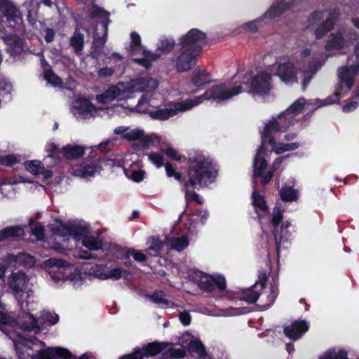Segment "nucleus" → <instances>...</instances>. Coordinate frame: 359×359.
Here are the masks:
<instances>
[{"mask_svg":"<svg viewBox=\"0 0 359 359\" xmlns=\"http://www.w3.org/2000/svg\"><path fill=\"white\" fill-rule=\"evenodd\" d=\"M306 104L312 105L313 103L311 102L306 103L304 98L297 100L284 112L266 125L262 135V145L257 149L253 162V177H261L264 184L271 180L273 171L280 166L283 160V158H277L272 164V170H266L267 160L266 154L264 150V144L269 142L272 146V149L278 154L297 149L299 147L297 142H276V140H281L282 133L298 123Z\"/></svg>","mask_w":359,"mask_h":359,"instance_id":"1","label":"nucleus"},{"mask_svg":"<svg viewBox=\"0 0 359 359\" xmlns=\"http://www.w3.org/2000/svg\"><path fill=\"white\" fill-rule=\"evenodd\" d=\"M271 75L266 71L258 72L252 77L250 74L236 76L232 81L216 85L206 90L211 100L217 103L227 101L241 93L258 94L261 96L269 95L273 88Z\"/></svg>","mask_w":359,"mask_h":359,"instance_id":"2","label":"nucleus"},{"mask_svg":"<svg viewBox=\"0 0 359 359\" xmlns=\"http://www.w3.org/2000/svg\"><path fill=\"white\" fill-rule=\"evenodd\" d=\"M352 35L353 34L345 35L341 32L332 33L325 46L327 54L326 57L311 48H305L301 52L299 75L302 79V83L304 89L306 88L313 75L323 66L328 57L341 53L342 50L350 46L349 38H351Z\"/></svg>","mask_w":359,"mask_h":359,"instance_id":"3","label":"nucleus"},{"mask_svg":"<svg viewBox=\"0 0 359 359\" xmlns=\"http://www.w3.org/2000/svg\"><path fill=\"white\" fill-rule=\"evenodd\" d=\"M190 164L188 168L187 181L184 183L185 197L187 201L198 198L194 191H189V187L193 188L206 185L217 176V170L212 161L201 154H194L189 157Z\"/></svg>","mask_w":359,"mask_h":359,"instance_id":"4","label":"nucleus"},{"mask_svg":"<svg viewBox=\"0 0 359 359\" xmlns=\"http://www.w3.org/2000/svg\"><path fill=\"white\" fill-rule=\"evenodd\" d=\"M39 307V304L34 299L27 300L26 302H22L21 308L24 313L16 320L19 327L16 330L18 335L25 338L26 335L23 334L25 332H38L41 329L47 326L55 325L57 323L59 317L55 313L50 311H43L41 316L36 319L32 313Z\"/></svg>","mask_w":359,"mask_h":359,"instance_id":"5","label":"nucleus"},{"mask_svg":"<svg viewBox=\"0 0 359 359\" xmlns=\"http://www.w3.org/2000/svg\"><path fill=\"white\" fill-rule=\"evenodd\" d=\"M354 56L358 62L348 67L342 66L338 69L339 83L334 93L325 100H316L315 109L337 102L339 100L340 95H344L352 88L355 76L359 72V43L355 48Z\"/></svg>","mask_w":359,"mask_h":359,"instance_id":"6","label":"nucleus"},{"mask_svg":"<svg viewBox=\"0 0 359 359\" xmlns=\"http://www.w3.org/2000/svg\"><path fill=\"white\" fill-rule=\"evenodd\" d=\"M209 95H206V91L201 95L189 98L181 102H171L167 105L165 109H158L156 110L150 109L149 105L144 104L141 107H137L139 112L147 113L149 116L156 120L165 121L176 115L179 112H184L190 110L193 107L199 105L204 100H209Z\"/></svg>","mask_w":359,"mask_h":359,"instance_id":"7","label":"nucleus"},{"mask_svg":"<svg viewBox=\"0 0 359 359\" xmlns=\"http://www.w3.org/2000/svg\"><path fill=\"white\" fill-rule=\"evenodd\" d=\"M0 323L4 325V327H0V329L13 341L14 347L19 358L29 359L31 358L32 359V348L22 341L15 339V335L18 336L20 339H23L18 336L15 332L16 330L18 331L19 330L17 329L19 327V325L17 324L18 322L6 313L0 312ZM27 332H23V334L26 335V337L24 338L25 339L27 338Z\"/></svg>","mask_w":359,"mask_h":359,"instance_id":"8","label":"nucleus"},{"mask_svg":"<svg viewBox=\"0 0 359 359\" xmlns=\"http://www.w3.org/2000/svg\"><path fill=\"white\" fill-rule=\"evenodd\" d=\"M51 230L57 241L52 248L60 253L69 248L67 243L70 238L74 241L79 240L86 231L83 226L72 222L60 223L57 227L52 228Z\"/></svg>","mask_w":359,"mask_h":359,"instance_id":"9","label":"nucleus"},{"mask_svg":"<svg viewBox=\"0 0 359 359\" xmlns=\"http://www.w3.org/2000/svg\"><path fill=\"white\" fill-rule=\"evenodd\" d=\"M126 90L133 97V93L135 92H145L142 98L138 101L137 107H141L144 104H149L151 107L156 108L158 103L155 98H153V94L151 93L158 86V81L149 77H143L132 80L130 83L126 84Z\"/></svg>","mask_w":359,"mask_h":359,"instance_id":"10","label":"nucleus"},{"mask_svg":"<svg viewBox=\"0 0 359 359\" xmlns=\"http://www.w3.org/2000/svg\"><path fill=\"white\" fill-rule=\"evenodd\" d=\"M114 165L111 159H98L95 161H83L79 165L72 167L71 173L81 178H88L94 176L101 170L107 169Z\"/></svg>","mask_w":359,"mask_h":359,"instance_id":"11","label":"nucleus"},{"mask_svg":"<svg viewBox=\"0 0 359 359\" xmlns=\"http://www.w3.org/2000/svg\"><path fill=\"white\" fill-rule=\"evenodd\" d=\"M181 47L200 55L206 44V34L197 29H192L181 39Z\"/></svg>","mask_w":359,"mask_h":359,"instance_id":"12","label":"nucleus"},{"mask_svg":"<svg viewBox=\"0 0 359 359\" xmlns=\"http://www.w3.org/2000/svg\"><path fill=\"white\" fill-rule=\"evenodd\" d=\"M338 16L339 13L334 11L324 22H322L323 20V13L320 11L313 13L309 20V27L318 25L315 32L316 38L320 39L330 31L333 28Z\"/></svg>","mask_w":359,"mask_h":359,"instance_id":"13","label":"nucleus"},{"mask_svg":"<svg viewBox=\"0 0 359 359\" xmlns=\"http://www.w3.org/2000/svg\"><path fill=\"white\" fill-rule=\"evenodd\" d=\"M109 107H95L86 98L76 99L72 107V113L78 120H86L95 116L98 112L104 110H110Z\"/></svg>","mask_w":359,"mask_h":359,"instance_id":"14","label":"nucleus"},{"mask_svg":"<svg viewBox=\"0 0 359 359\" xmlns=\"http://www.w3.org/2000/svg\"><path fill=\"white\" fill-rule=\"evenodd\" d=\"M114 133L122 135V137L128 142L138 141L142 147L149 146L153 141L152 137L146 134L141 128H130L128 126H121L116 127Z\"/></svg>","mask_w":359,"mask_h":359,"instance_id":"15","label":"nucleus"},{"mask_svg":"<svg viewBox=\"0 0 359 359\" xmlns=\"http://www.w3.org/2000/svg\"><path fill=\"white\" fill-rule=\"evenodd\" d=\"M131 98L128 90H126V84L120 82L116 86H110L102 94L96 96V100L99 104H107L116 99L126 100Z\"/></svg>","mask_w":359,"mask_h":359,"instance_id":"16","label":"nucleus"},{"mask_svg":"<svg viewBox=\"0 0 359 359\" xmlns=\"http://www.w3.org/2000/svg\"><path fill=\"white\" fill-rule=\"evenodd\" d=\"M282 219V214L279 210V208H274L273 210V217L270 222V224L273 228V233L274 236V238L276 244V250L277 254L278 255L280 251V247L282 242L287 240V228L289 226L290 224H287L285 225H281L279 226V223Z\"/></svg>","mask_w":359,"mask_h":359,"instance_id":"17","label":"nucleus"},{"mask_svg":"<svg viewBox=\"0 0 359 359\" xmlns=\"http://www.w3.org/2000/svg\"><path fill=\"white\" fill-rule=\"evenodd\" d=\"M137 156L135 154H128L123 160V166L126 175L134 182H139L142 180L144 172L139 168L137 163Z\"/></svg>","mask_w":359,"mask_h":359,"instance_id":"18","label":"nucleus"},{"mask_svg":"<svg viewBox=\"0 0 359 359\" xmlns=\"http://www.w3.org/2000/svg\"><path fill=\"white\" fill-rule=\"evenodd\" d=\"M32 359H55L57 357L62 359H76V357L67 350L61 347H50L36 351Z\"/></svg>","mask_w":359,"mask_h":359,"instance_id":"19","label":"nucleus"},{"mask_svg":"<svg viewBox=\"0 0 359 359\" xmlns=\"http://www.w3.org/2000/svg\"><path fill=\"white\" fill-rule=\"evenodd\" d=\"M196 276L200 278V279L196 280L198 286L205 291H212L215 287H217L219 290H223L226 286L225 279L222 276H212L202 273L196 274Z\"/></svg>","mask_w":359,"mask_h":359,"instance_id":"20","label":"nucleus"},{"mask_svg":"<svg viewBox=\"0 0 359 359\" xmlns=\"http://www.w3.org/2000/svg\"><path fill=\"white\" fill-rule=\"evenodd\" d=\"M0 13L9 23L20 25L22 22L21 13L11 0H0Z\"/></svg>","mask_w":359,"mask_h":359,"instance_id":"21","label":"nucleus"},{"mask_svg":"<svg viewBox=\"0 0 359 359\" xmlns=\"http://www.w3.org/2000/svg\"><path fill=\"white\" fill-rule=\"evenodd\" d=\"M95 276L101 279L118 280L121 277H126L128 271L118 266H96L93 269Z\"/></svg>","mask_w":359,"mask_h":359,"instance_id":"22","label":"nucleus"},{"mask_svg":"<svg viewBox=\"0 0 359 359\" xmlns=\"http://www.w3.org/2000/svg\"><path fill=\"white\" fill-rule=\"evenodd\" d=\"M198 54H195L192 51L180 48V54L176 60V67L180 72H186L189 70L196 65V58Z\"/></svg>","mask_w":359,"mask_h":359,"instance_id":"23","label":"nucleus"},{"mask_svg":"<svg viewBox=\"0 0 359 359\" xmlns=\"http://www.w3.org/2000/svg\"><path fill=\"white\" fill-rule=\"evenodd\" d=\"M29 278L22 271L13 272L8 278V287L15 293L23 292L28 286Z\"/></svg>","mask_w":359,"mask_h":359,"instance_id":"24","label":"nucleus"},{"mask_svg":"<svg viewBox=\"0 0 359 359\" xmlns=\"http://www.w3.org/2000/svg\"><path fill=\"white\" fill-rule=\"evenodd\" d=\"M276 75L287 84L297 82L298 79L294 65L290 62L278 64L276 67Z\"/></svg>","mask_w":359,"mask_h":359,"instance_id":"25","label":"nucleus"},{"mask_svg":"<svg viewBox=\"0 0 359 359\" xmlns=\"http://www.w3.org/2000/svg\"><path fill=\"white\" fill-rule=\"evenodd\" d=\"M6 45V51L11 56H15L22 50V41L15 34L0 35Z\"/></svg>","mask_w":359,"mask_h":359,"instance_id":"26","label":"nucleus"},{"mask_svg":"<svg viewBox=\"0 0 359 359\" xmlns=\"http://www.w3.org/2000/svg\"><path fill=\"white\" fill-rule=\"evenodd\" d=\"M62 269L63 273L62 280H70L75 287L82 285L81 275L76 267L65 262V266H62Z\"/></svg>","mask_w":359,"mask_h":359,"instance_id":"27","label":"nucleus"},{"mask_svg":"<svg viewBox=\"0 0 359 359\" xmlns=\"http://www.w3.org/2000/svg\"><path fill=\"white\" fill-rule=\"evenodd\" d=\"M309 329V326L304 321H295L284 328L285 334L292 340L300 338Z\"/></svg>","mask_w":359,"mask_h":359,"instance_id":"28","label":"nucleus"},{"mask_svg":"<svg viewBox=\"0 0 359 359\" xmlns=\"http://www.w3.org/2000/svg\"><path fill=\"white\" fill-rule=\"evenodd\" d=\"M168 346L167 343L153 342L142 348L137 349L140 359H152V356L159 353Z\"/></svg>","mask_w":359,"mask_h":359,"instance_id":"29","label":"nucleus"},{"mask_svg":"<svg viewBox=\"0 0 359 359\" xmlns=\"http://www.w3.org/2000/svg\"><path fill=\"white\" fill-rule=\"evenodd\" d=\"M65 261L56 258H50L45 262V266L50 268L49 273L54 281L62 280V266H65Z\"/></svg>","mask_w":359,"mask_h":359,"instance_id":"30","label":"nucleus"},{"mask_svg":"<svg viewBox=\"0 0 359 359\" xmlns=\"http://www.w3.org/2000/svg\"><path fill=\"white\" fill-rule=\"evenodd\" d=\"M252 204L259 217H264L269 212L265 200L258 191L254 190L252 194Z\"/></svg>","mask_w":359,"mask_h":359,"instance_id":"31","label":"nucleus"},{"mask_svg":"<svg viewBox=\"0 0 359 359\" xmlns=\"http://www.w3.org/2000/svg\"><path fill=\"white\" fill-rule=\"evenodd\" d=\"M24 236V229L20 226H10L0 231V242L7 239L18 240Z\"/></svg>","mask_w":359,"mask_h":359,"instance_id":"32","label":"nucleus"},{"mask_svg":"<svg viewBox=\"0 0 359 359\" xmlns=\"http://www.w3.org/2000/svg\"><path fill=\"white\" fill-rule=\"evenodd\" d=\"M165 243L170 248L180 252L188 246L189 240L187 236L183 235L180 237H168Z\"/></svg>","mask_w":359,"mask_h":359,"instance_id":"33","label":"nucleus"},{"mask_svg":"<svg viewBox=\"0 0 359 359\" xmlns=\"http://www.w3.org/2000/svg\"><path fill=\"white\" fill-rule=\"evenodd\" d=\"M84 43V35L77 31L74 32L69 39V45L76 55H82Z\"/></svg>","mask_w":359,"mask_h":359,"instance_id":"34","label":"nucleus"},{"mask_svg":"<svg viewBox=\"0 0 359 359\" xmlns=\"http://www.w3.org/2000/svg\"><path fill=\"white\" fill-rule=\"evenodd\" d=\"M211 81L210 75L205 71L196 69L193 72L191 83L197 87L208 84Z\"/></svg>","mask_w":359,"mask_h":359,"instance_id":"35","label":"nucleus"},{"mask_svg":"<svg viewBox=\"0 0 359 359\" xmlns=\"http://www.w3.org/2000/svg\"><path fill=\"white\" fill-rule=\"evenodd\" d=\"M292 0H284L280 3L273 4L265 13L266 17L276 18L282 14L291 4Z\"/></svg>","mask_w":359,"mask_h":359,"instance_id":"36","label":"nucleus"},{"mask_svg":"<svg viewBox=\"0 0 359 359\" xmlns=\"http://www.w3.org/2000/svg\"><path fill=\"white\" fill-rule=\"evenodd\" d=\"M84 150L85 148L82 146L67 145L63 147L62 153L67 159L72 160L81 156L84 153Z\"/></svg>","mask_w":359,"mask_h":359,"instance_id":"37","label":"nucleus"},{"mask_svg":"<svg viewBox=\"0 0 359 359\" xmlns=\"http://www.w3.org/2000/svg\"><path fill=\"white\" fill-rule=\"evenodd\" d=\"M83 245L90 250H97L102 248V241L93 236H86L82 239Z\"/></svg>","mask_w":359,"mask_h":359,"instance_id":"38","label":"nucleus"},{"mask_svg":"<svg viewBox=\"0 0 359 359\" xmlns=\"http://www.w3.org/2000/svg\"><path fill=\"white\" fill-rule=\"evenodd\" d=\"M189 349L191 353L196 357L201 358L205 355L204 346L199 341H191L189 345Z\"/></svg>","mask_w":359,"mask_h":359,"instance_id":"39","label":"nucleus"},{"mask_svg":"<svg viewBox=\"0 0 359 359\" xmlns=\"http://www.w3.org/2000/svg\"><path fill=\"white\" fill-rule=\"evenodd\" d=\"M26 170L33 175H39L43 172V167L39 161H28L25 163Z\"/></svg>","mask_w":359,"mask_h":359,"instance_id":"40","label":"nucleus"},{"mask_svg":"<svg viewBox=\"0 0 359 359\" xmlns=\"http://www.w3.org/2000/svg\"><path fill=\"white\" fill-rule=\"evenodd\" d=\"M280 197L283 201H292L297 198L298 193L291 187H284L280 190Z\"/></svg>","mask_w":359,"mask_h":359,"instance_id":"41","label":"nucleus"},{"mask_svg":"<svg viewBox=\"0 0 359 359\" xmlns=\"http://www.w3.org/2000/svg\"><path fill=\"white\" fill-rule=\"evenodd\" d=\"M258 284L256 283L252 287L248 288L243 292V299L248 303H255L259 296V293L255 290Z\"/></svg>","mask_w":359,"mask_h":359,"instance_id":"42","label":"nucleus"},{"mask_svg":"<svg viewBox=\"0 0 359 359\" xmlns=\"http://www.w3.org/2000/svg\"><path fill=\"white\" fill-rule=\"evenodd\" d=\"M175 44V42L173 39L162 37L158 43V50L163 52H170L173 49Z\"/></svg>","mask_w":359,"mask_h":359,"instance_id":"43","label":"nucleus"},{"mask_svg":"<svg viewBox=\"0 0 359 359\" xmlns=\"http://www.w3.org/2000/svg\"><path fill=\"white\" fill-rule=\"evenodd\" d=\"M16 262L23 266L31 267L35 264V258L27 253H20L16 256Z\"/></svg>","mask_w":359,"mask_h":359,"instance_id":"44","label":"nucleus"},{"mask_svg":"<svg viewBox=\"0 0 359 359\" xmlns=\"http://www.w3.org/2000/svg\"><path fill=\"white\" fill-rule=\"evenodd\" d=\"M157 56L155 54L147 51H144V57L142 58H135L133 61L146 68H148L151 61L154 60Z\"/></svg>","mask_w":359,"mask_h":359,"instance_id":"45","label":"nucleus"},{"mask_svg":"<svg viewBox=\"0 0 359 359\" xmlns=\"http://www.w3.org/2000/svg\"><path fill=\"white\" fill-rule=\"evenodd\" d=\"M44 77L47 82L50 83L53 86L63 88L61 79L53 72L47 71L44 74Z\"/></svg>","mask_w":359,"mask_h":359,"instance_id":"46","label":"nucleus"},{"mask_svg":"<svg viewBox=\"0 0 359 359\" xmlns=\"http://www.w3.org/2000/svg\"><path fill=\"white\" fill-rule=\"evenodd\" d=\"M150 298L154 303L164 306H170V305H172V302L165 299V294L162 292H155Z\"/></svg>","mask_w":359,"mask_h":359,"instance_id":"47","label":"nucleus"},{"mask_svg":"<svg viewBox=\"0 0 359 359\" xmlns=\"http://www.w3.org/2000/svg\"><path fill=\"white\" fill-rule=\"evenodd\" d=\"M31 231L36 240L42 241L44 238L43 226L40 223L32 224Z\"/></svg>","mask_w":359,"mask_h":359,"instance_id":"48","label":"nucleus"},{"mask_svg":"<svg viewBox=\"0 0 359 359\" xmlns=\"http://www.w3.org/2000/svg\"><path fill=\"white\" fill-rule=\"evenodd\" d=\"M319 359H346V353L344 351H339L338 353L330 351L326 352Z\"/></svg>","mask_w":359,"mask_h":359,"instance_id":"49","label":"nucleus"},{"mask_svg":"<svg viewBox=\"0 0 359 359\" xmlns=\"http://www.w3.org/2000/svg\"><path fill=\"white\" fill-rule=\"evenodd\" d=\"M13 90V86L11 83L7 82L4 79H0V95L4 97V95H9Z\"/></svg>","mask_w":359,"mask_h":359,"instance_id":"50","label":"nucleus"},{"mask_svg":"<svg viewBox=\"0 0 359 359\" xmlns=\"http://www.w3.org/2000/svg\"><path fill=\"white\" fill-rule=\"evenodd\" d=\"M165 168L166 175L168 177H174L176 180L181 181L182 175L179 172H176L175 168L172 167V165L170 163H165Z\"/></svg>","mask_w":359,"mask_h":359,"instance_id":"51","label":"nucleus"},{"mask_svg":"<svg viewBox=\"0 0 359 359\" xmlns=\"http://www.w3.org/2000/svg\"><path fill=\"white\" fill-rule=\"evenodd\" d=\"M148 158L157 168H161L163 164V158L161 154L152 153L148 156Z\"/></svg>","mask_w":359,"mask_h":359,"instance_id":"52","label":"nucleus"},{"mask_svg":"<svg viewBox=\"0 0 359 359\" xmlns=\"http://www.w3.org/2000/svg\"><path fill=\"white\" fill-rule=\"evenodd\" d=\"M164 154L169 158L175 160L177 161H180L182 160V156L172 147H168L165 150H163Z\"/></svg>","mask_w":359,"mask_h":359,"instance_id":"53","label":"nucleus"},{"mask_svg":"<svg viewBox=\"0 0 359 359\" xmlns=\"http://www.w3.org/2000/svg\"><path fill=\"white\" fill-rule=\"evenodd\" d=\"M131 38V46L130 48L132 51H134L136 48H139L141 44L140 36L136 32H132L130 34Z\"/></svg>","mask_w":359,"mask_h":359,"instance_id":"54","label":"nucleus"},{"mask_svg":"<svg viewBox=\"0 0 359 359\" xmlns=\"http://www.w3.org/2000/svg\"><path fill=\"white\" fill-rule=\"evenodd\" d=\"M90 18L103 17L104 18H105L106 17H107V15L106 12L104 10H102V8L97 7V6H93L92 8V11L90 13Z\"/></svg>","mask_w":359,"mask_h":359,"instance_id":"55","label":"nucleus"},{"mask_svg":"<svg viewBox=\"0 0 359 359\" xmlns=\"http://www.w3.org/2000/svg\"><path fill=\"white\" fill-rule=\"evenodd\" d=\"M168 353L173 358H181L185 355V351L182 348H170Z\"/></svg>","mask_w":359,"mask_h":359,"instance_id":"56","label":"nucleus"},{"mask_svg":"<svg viewBox=\"0 0 359 359\" xmlns=\"http://www.w3.org/2000/svg\"><path fill=\"white\" fill-rule=\"evenodd\" d=\"M259 22L258 20H253L251 22H249L248 23H245L243 25V28L248 32H255L257 31V22Z\"/></svg>","mask_w":359,"mask_h":359,"instance_id":"57","label":"nucleus"},{"mask_svg":"<svg viewBox=\"0 0 359 359\" xmlns=\"http://www.w3.org/2000/svg\"><path fill=\"white\" fill-rule=\"evenodd\" d=\"M179 318L180 320L184 325H189L191 323V315L187 311L181 312L179 315Z\"/></svg>","mask_w":359,"mask_h":359,"instance_id":"58","label":"nucleus"},{"mask_svg":"<svg viewBox=\"0 0 359 359\" xmlns=\"http://www.w3.org/2000/svg\"><path fill=\"white\" fill-rule=\"evenodd\" d=\"M114 72V70L112 68L105 67L100 69L98 71V76L100 77H109L111 76Z\"/></svg>","mask_w":359,"mask_h":359,"instance_id":"59","label":"nucleus"},{"mask_svg":"<svg viewBox=\"0 0 359 359\" xmlns=\"http://www.w3.org/2000/svg\"><path fill=\"white\" fill-rule=\"evenodd\" d=\"M55 32L52 28H46L45 29V40L47 43H50L54 40Z\"/></svg>","mask_w":359,"mask_h":359,"instance_id":"60","label":"nucleus"},{"mask_svg":"<svg viewBox=\"0 0 359 359\" xmlns=\"http://www.w3.org/2000/svg\"><path fill=\"white\" fill-rule=\"evenodd\" d=\"M18 161L17 157L14 155H9L2 159V163L6 165H11Z\"/></svg>","mask_w":359,"mask_h":359,"instance_id":"61","label":"nucleus"},{"mask_svg":"<svg viewBox=\"0 0 359 359\" xmlns=\"http://www.w3.org/2000/svg\"><path fill=\"white\" fill-rule=\"evenodd\" d=\"M358 107V102L355 101L351 102L349 104H346L343 106V111L345 113H348L355 109Z\"/></svg>","mask_w":359,"mask_h":359,"instance_id":"62","label":"nucleus"},{"mask_svg":"<svg viewBox=\"0 0 359 359\" xmlns=\"http://www.w3.org/2000/svg\"><path fill=\"white\" fill-rule=\"evenodd\" d=\"M131 255L133 257V258L137 260V261H139V262H142V261H144L145 260V255L141 252H139V251H135L133 250V252H131Z\"/></svg>","mask_w":359,"mask_h":359,"instance_id":"63","label":"nucleus"},{"mask_svg":"<svg viewBox=\"0 0 359 359\" xmlns=\"http://www.w3.org/2000/svg\"><path fill=\"white\" fill-rule=\"evenodd\" d=\"M139 354L137 349L135 350L134 353L132 354L126 355L122 357L121 359H140Z\"/></svg>","mask_w":359,"mask_h":359,"instance_id":"64","label":"nucleus"}]
</instances>
